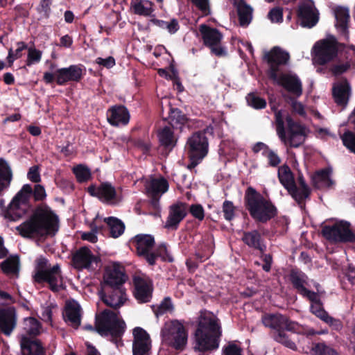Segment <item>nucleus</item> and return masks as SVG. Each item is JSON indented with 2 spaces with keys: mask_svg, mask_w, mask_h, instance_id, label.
Here are the masks:
<instances>
[{
  "mask_svg": "<svg viewBox=\"0 0 355 355\" xmlns=\"http://www.w3.org/2000/svg\"><path fill=\"white\" fill-rule=\"evenodd\" d=\"M47 265L48 260L46 258L40 257L37 260L33 279L38 284L48 283L49 289L53 293H58L64 288L60 267L56 264L48 268Z\"/></svg>",
  "mask_w": 355,
  "mask_h": 355,
  "instance_id": "obj_9",
  "label": "nucleus"
},
{
  "mask_svg": "<svg viewBox=\"0 0 355 355\" xmlns=\"http://www.w3.org/2000/svg\"><path fill=\"white\" fill-rule=\"evenodd\" d=\"M336 27L344 37L348 36V24L350 19L349 11L347 8L338 6L335 10Z\"/></svg>",
  "mask_w": 355,
  "mask_h": 355,
  "instance_id": "obj_33",
  "label": "nucleus"
},
{
  "mask_svg": "<svg viewBox=\"0 0 355 355\" xmlns=\"http://www.w3.org/2000/svg\"><path fill=\"white\" fill-rule=\"evenodd\" d=\"M266 250H263V252H259V256L263 262L262 269L265 272H268L271 270L273 259L272 255L271 254H266Z\"/></svg>",
  "mask_w": 355,
  "mask_h": 355,
  "instance_id": "obj_55",
  "label": "nucleus"
},
{
  "mask_svg": "<svg viewBox=\"0 0 355 355\" xmlns=\"http://www.w3.org/2000/svg\"><path fill=\"white\" fill-rule=\"evenodd\" d=\"M32 196H33L35 201H42L46 197L45 189L41 184L35 185L34 189L33 190Z\"/></svg>",
  "mask_w": 355,
  "mask_h": 355,
  "instance_id": "obj_59",
  "label": "nucleus"
},
{
  "mask_svg": "<svg viewBox=\"0 0 355 355\" xmlns=\"http://www.w3.org/2000/svg\"><path fill=\"white\" fill-rule=\"evenodd\" d=\"M130 113L123 105H115L107 111V119L113 126L126 125L130 121Z\"/></svg>",
  "mask_w": 355,
  "mask_h": 355,
  "instance_id": "obj_26",
  "label": "nucleus"
},
{
  "mask_svg": "<svg viewBox=\"0 0 355 355\" xmlns=\"http://www.w3.org/2000/svg\"><path fill=\"white\" fill-rule=\"evenodd\" d=\"M158 256V257H161L162 259L164 261L173 262V257L168 252L167 247L165 243H162L158 246V248L155 250Z\"/></svg>",
  "mask_w": 355,
  "mask_h": 355,
  "instance_id": "obj_58",
  "label": "nucleus"
},
{
  "mask_svg": "<svg viewBox=\"0 0 355 355\" xmlns=\"http://www.w3.org/2000/svg\"><path fill=\"white\" fill-rule=\"evenodd\" d=\"M237 12L240 26H248L252 20V8L244 1H241L238 4Z\"/></svg>",
  "mask_w": 355,
  "mask_h": 355,
  "instance_id": "obj_39",
  "label": "nucleus"
},
{
  "mask_svg": "<svg viewBox=\"0 0 355 355\" xmlns=\"http://www.w3.org/2000/svg\"><path fill=\"white\" fill-rule=\"evenodd\" d=\"M241 241L248 248L258 252H263V250H266L267 249L265 240L257 230L244 231L242 234Z\"/></svg>",
  "mask_w": 355,
  "mask_h": 355,
  "instance_id": "obj_27",
  "label": "nucleus"
},
{
  "mask_svg": "<svg viewBox=\"0 0 355 355\" xmlns=\"http://www.w3.org/2000/svg\"><path fill=\"white\" fill-rule=\"evenodd\" d=\"M244 205L251 218L258 224H266L278 214L277 208L272 201L252 187L245 190Z\"/></svg>",
  "mask_w": 355,
  "mask_h": 355,
  "instance_id": "obj_5",
  "label": "nucleus"
},
{
  "mask_svg": "<svg viewBox=\"0 0 355 355\" xmlns=\"http://www.w3.org/2000/svg\"><path fill=\"white\" fill-rule=\"evenodd\" d=\"M133 286V296L138 303L144 304L151 301L154 288L153 282L149 278L135 276Z\"/></svg>",
  "mask_w": 355,
  "mask_h": 355,
  "instance_id": "obj_18",
  "label": "nucleus"
},
{
  "mask_svg": "<svg viewBox=\"0 0 355 355\" xmlns=\"http://www.w3.org/2000/svg\"><path fill=\"white\" fill-rule=\"evenodd\" d=\"M188 205L183 202H177L169 207L168 215L164 225V228L176 230L180 223L187 215Z\"/></svg>",
  "mask_w": 355,
  "mask_h": 355,
  "instance_id": "obj_20",
  "label": "nucleus"
},
{
  "mask_svg": "<svg viewBox=\"0 0 355 355\" xmlns=\"http://www.w3.org/2000/svg\"><path fill=\"white\" fill-rule=\"evenodd\" d=\"M297 15L300 25L304 28H311L315 26L319 20L318 10L313 6L306 3L299 6Z\"/></svg>",
  "mask_w": 355,
  "mask_h": 355,
  "instance_id": "obj_24",
  "label": "nucleus"
},
{
  "mask_svg": "<svg viewBox=\"0 0 355 355\" xmlns=\"http://www.w3.org/2000/svg\"><path fill=\"white\" fill-rule=\"evenodd\" d=\"M214 253L213 239H204L200 243L196 250L194 256L199 262L208 259Z\"/></svg>",
  "mask_w": 355,
  "mask_h": 355,
  "instance_id": "obj_37",
  "label": "nucleus"
},
{
  "mask_svg": "<svg viewBox=\"0 0 355 355\" xmlns=\"http://www.w3.org/2000/svg\"><path fill=\"white\" fill-rule=\"evenodd\" d=\"M327 324L333 330L340 331L343 327V322L340 320L334 318L329 314L322 320Z\"/></svg>",
  "mask_w": 355,
  "mask_h": 355,
  "instance_id": "obj_57",
  "label": "nucleus"
},
{
  "mask_svg": "<svg viewBox=\"0 0 355 355\" xmlns=\"http://www.w3.org/2000/svg\"><path fill=\"white\" fill-rule=\"evenodd\" d=\"M32 193V187L28 184H24L10 202L6 211V217L13 221L20 218L22 214H24V211L21 214L19 212L20 209L19 206L21 204L27 205Z\"/></svg>",
  "mask_w": 355,
  "mask_h": 355,
  "instance_id": "obj_15",
  "label": "nucleus"
},
{
  "mask_svg": "<svg viewBox=\"0 0 355 355\" xmlns=\"http://www.w3.org/2000/svg\"><path fill=\"white\" fill-rule=\"evenodd\" d=\"M350 93L351 87L346 80L334 85L332 89L333 98L339 106L345 107L347 105Z\"/></svg>",
  "mask_w": 355,
  "mask_h": 355,
  "instance_id": "obj_30",
  "label": "nucleus"
},
{
  "mask_svg": "<svg viewBox=\"0 0 355 355\" xmlns=\"http://www.w3.org/2000/svg\"><path fill=\"white\" fill-rule=\"evenodd\" d=\"M133 355H148L151 349L149 334L143 328L137 327L133 329Z\"/></svg>",
  "mask_w": 355,
  "mask_h": 355,
  "instance_id": "obj_19",
  "label": "nucleus"
},
{
  "mask_svg": "<svg viewBox=\"0 0 355 355\" xmlns=\"http://www.w3.org/2000/svg\"><path fill=\"white\" fill-rule=\"evenodd\" d=\"M87 192L102 202L112 203L116 199V189L108 182H102L98 187L91 184L87 188Z\"/></svg>",
  "mask_w": 355,
  "mask_h": 355,
  "instance_id": "obj_23",
  "label": "nucleus"
},
{
  "mask_svg": "<svg viewBox=\"0 0 355 355\" xmlns=\"http://www.w3.org/2000/svg\"><path fill=\"white\" fill-rule=\"evenodd\" d=\"M168 182L163 177L153 178L145 185L146 194L150 198V204L155 209L159 208V199L168 189Z\"/></svg>",
  "mask_w": 355,
  "mask_h": 355,
  "instance_id": "obj_17",
  "label": "nucleus"
},
{
  "mask_svg": "<svg viewBox=\"0 0 355 355\" xmlns=\"http://www.w3.org/2000/svg\"><path fill=\"white\" fill-rule=\"evenodd\" d=\"M64 318L66 322H70L73 327L77 329L80 326L81 320L79 304L76 302L67 303L65 306Z\"/></svg>",
  "mask_w": 355,
  "mask_h": 355,
  "instance_id": "obj_34",
  "label": "nucleus"
},
{
  "mask_svg": "<svg viewBox=\"0 0 355 355\" xmlns=\"http://www.w3.org/2000/svg\"><path fill=\"white\" fill-rule=\"evenodd\" d=\"M278 178L291 196H292V193H295L297 185L293 173L288 165L284 164L278 168Z\"/></svg>",
  "mask_w": 355,
  "mask_h": 355,
  "instance_id": "obj_32",
  "label": "nucleus"
},
{
  "mask_svg": "<svg viewBox=\"0 0 355 355\" xmlns=\"http://www.w3.org/2000/svg\"><path fill=\"white\" fill-rule=\"evenodd\" d=\"M104 222L109 227L112 237L118 238L124 232L125 225L120 219L114 216H110L105 218Z\"/></svg>",
  "mask_w": 355,
  "mask_h": 355,
  "instance_id": "obj_40",
  "label": "nucleus"
},
{
  "mask_svg": "<svg viewBox=\"0 0 355 355\" xmlns=\"http://www.w3.org/2000/svg\"><path fill=\"white\" fill-rule=\"evenodd\" d=\"M153 3L148 0H131L130 8L134 14L141 16H150L153 12Z\"/></svg>",
  "mask_w": 355,
  "mask_h": 355,
  "instance_id": "obj_38",
  "label": "nucleus"
},
{
  "mask_svg": "<svg viewBox=\"0 0 355 355\" xmlns=\"http://www.w3.org/2000/svg\"><path fill=\"white\" fill-rule=\"evenodd\" d=\"M127 280L128 276L122 265L114 263L107 266L99 291V295L103 303L115 309L123 306L127 300L124 287Z\"/></svg>",
  "mask_w": 355,
  "mask_h": 355,
  "instance_id": "obj_2",
  "label": "nucleus"
},
{
  "mask_svg": "<svg viewBox=\"0 0 355 355\" xmlns=\"http://www.w3.org/2000/svg\"><path fill=\"white\" fill-rule=\"evenodd\" d=\"M312 181L315 187L320 182H327L329 187L334 184V181L330 178V171L327 168L316 171L312 178Z\"/></svg>",
  "mask_w": 355,
  "mask_h": 355,
  "instance_id": "obj_44",
  "label": "nucleus"
},
{
  "mask_svg": "<svg viewBox=\"0 0 355 355\" xmlns=\"http://www.w3.org/2000/svg\"><path fill=\"white\" fill-rule=\"evenodd\" d=\"M163 340L175 349H182L187 342V332L180 321L172 320L162 331Z\"/></svg>",
  "mask_w": 355,
  "mask_h": 355,
  "instance_id": "obj_12",
  "label": "nucleus"
},
{
  "mask_svg": "<svg viewBox=\"0 0 355 355\" xmlns=\"http://www.w3.org/2000/svg\"><path fill=\"white\" fill-rule=\"evenodd\" d=\"M338 42L334 37L317 42L313 46V60L319 65L333 60L338 55Z\"/></svg>",
  "mask_w": 355,
  "mask_h": 355,
  "instance_id": "obj_14",
  "label": "nucleus"
},
{
  "mask_svg": "<svg viewBox=\"0 0 355 355\" xmlns=\"http://www.w3.org/2000/svg\"><path fill=\"white\" fill-rule=\"evenodd\" d=\"M130 245L134 247L139 257L151 251L154 245V237L150 234H137L130 240Z\"/></svg>",
  "mask_w": 355,
  "mask_h": 355,
  "instance_id": "obj_28",
  "label": "nucleus"
},
{
  "mask_svg": "<svg viewBox=\"0 0 355 355\" xmlns=\"http://www.w3.org/2000/svg\"><path fill=\"white\" fill-rule=\"evenodd\" d=\"M199 31L203 44L210 49L212 54L219 58L227 55L226 48L221 44L223 35L219 30L203 24L200 25Z\"/></svg>",
  "mask_w": 355,
  "mask_h": 355,
  "instance_id": "obj_11",
  "label": "nucleus"
},
{
  "mask_svg": "<svg viewBox=\"0 0 355 355\" xmlns=\"http://www.w3.org/2000/svg\"><path fill=\"white\" fill-rule=\"evenodd\" d=\"M85 73L86 68L83 64H71L68 67L58 69L53 73L45 72L43 80L46 84L55 81L58 85H65L68 82L79 83Z\"/></svg>",
  "mask_w": 355,
  "mask_h": 355,
  "instance_id": "obj_10",
  "label": "nucleus"
},
{
  "mask_svg": "<svg viewBox=\"0 0 355 355\" xmlns=\"http://www.w3.org/2000/svg\"><path fill=\"white\" fill-rule=\"evenodd\" d=\"M263 157L268 159V164L270 166L277 167L279 165L282 160L279 155L272 149H269L263 153Z\"/></svg>",
  "mask_w": 355,
  "mask_h": 355,
  "instance_id": "obj_54",
  "label": "nucleus"
},
{
  "mask_svg": "<svg viewBox=\"0 0 355 355\" xmlns=\"http://www.w3.org/2000/svg\"><path fill=\"white\" fill-rule=\"evenodd\" d=\"M101 259L93 254L90 249L83 246L77 250L72 255L73 266L78 270L89 269L92 263H97Z\"/></svg>",
  "mask_w": 355,
  "mask_h": 355,
  "instance_id": "obj_22",
  "label": "nucleus"
},
{
  "mask_svg": "<svg viewBox=\"0 0 355 355\" xmlns=\"http://www.w3.org/2000/svg\"><path fill=\"white\" fill-rule=\"evenodd\" d=\"M73 173L76 175L77 181L80 183L85 182L91 178V171L89 168L79 164L73 168Z\"/></svg>",
  "mask_w": 355,
  "mask_h": 355,
  "instance_id": "obj_45",
  "label": "nucleus"
},
{
  "mask_svg": "<svg viewBox=\"0 0 355 355\" xmlns=\"http://www.w3.org/2000/svg\"><path fill=\"white\" fill-rule=\"evenodd\" d=\"M263 59L269 66L268 76L289 93L300 97L302 94V84L296 75L280 73V67L287 64L290 55L279 46L272 47L264 53Z\"/></svg>",
  "mask_w": 355,
  "mask_h": 355,
  "instance_id": "obj_4",
  "label": "nucleus"
},
{
  "mask_svg": "<svg viewBox=\"0 0 355 355\" xmlns=\"http://www.w3.org/2000/svg\"><path fill=\"white\" fill-rule=\"evenodd\" d=\"M248 105L256 110L263 109L266 107V101L254 93H250L246 97Z\"/></svg>",
  "mask_w": 355,
  "mask_h": 355,
  "instance_id": "obj_47",
  "label": "nucleus"
},
{
  "mask_svg": "<svg viewBox=\"0 0 355 355\" xmlns=\"http://www.w3.org/2000/svg\"><path fill=\"white\" fill-rule=\"evenodd\" d=\"M26 321H28L31 325V327L26 330V332L29 336H36L40 334L41 324L37 319L30 317L26 319Z\"/></svg>",
  "mask_w": 355,
  "mask_h": 355,
  "instance_id": "obj_53",
  "label": "nucleus"
},
{
  "mask_svg": "<svg viewBox=\"0 0 355 355\" xmlns=\"http://www.w3.org/2000/svg\"><path fill=\"white\" fill-rule=\"evenodd\" d=\"M268 19L272 23H282L283 21V10L280 7L272 8L268 14Z\"/></svg>",
  "mask_w": 355,
  "mask_h": 355,
  "instance_id": "obj_52",
  "label": "nucleus"
},
{
  "mask_svg": "<svg viewBox=\"0 0 355 355\" xmlns=\"http://www.w3.org/2000/svg\"><path fill=\"white\" fill-rule=\"evenodd\" d=\"M17 326V315L14 307H0V333L10 336Z\"/></svg>",
  "mask_w": 355,
  "mask_h": 355,
  "instance_id": "obj_25",
  "label": "nucleus"
},
{
  "mask_svg": "<svg viewBox=\"0 0 355 355\" xmlns=\"http://www.w3.org/2000/svg\"><path fill=\"white\" fill-rule=\"evenodd\" d=\"M153 311L157 317L162 315L164 313L172 311L173 310V305L170 297H166L161 302L158 306H153Z\"/></svg>",
  "mask_w": 355,
  "mask_h": 355,
  "instance_id": "obj_43",
  "label": "nucleus"
},
{
  "mask_svg": "<svg viewBox=\"0 0 355 355\" xmlns=\"http://www.w3.org/2000/svg\"><path fill=\"white\" fill-rule=\"evenodd\" d=\"M84 329L90 331H96L101 336L110 335L112 341L118 345H122L121 338L126 329V324L118 313L109 309H105L95 318V326L87 324Z\"/></svg>",
  "mask_w": 355,
  "mask_h": 355,
  "instance_id": "obj_6",
  "label": "nucleus"
},
{
  "mask_svg": "<svg viewBox=\"0 0 355 355\" xmlns=\"http://www.w3.org/2000/svg\"><path fill=\"white\" fill-rule=\"evenodd\" d=\"M16 230L24 238L53 236L59 230V218L46 204H41L36 207L29 219Z\"/></svg>",
  "mask_w": 355,
  "mask_h": 355,
  "instance_id": "obj_3",
  "label": "nucleus"
},
{
  "mask_svg": "<svg viewBox=\"0 0 355 355\" xmlns=\"http://www.w3.org/2000/svg\"><path fill=\"white\" fill-rule=\"evenodd\" d=\"M42 52L35 48L28 49V55L26 65L31 66L33 64L37 63L41 60Z\"/></svg>",
  "mask_w": 355,
  "mask_h": 355,
  "instance_id": "obj_50",
  "label": "nucleus"
},
{
  "mask_svg": "<svg viewBox=\"0 0 355 355\" xmlns=\"http://www.w3.org/2000/svg\"><path fill=\"white\" fill-rule=\"evenodd\" d=\"M170 110L168 112L169 123L173 127L182 126L187 123L188 118L187 116L178 108L173 107L169 103Z\"/></svg>",
  "mask_w": 355,
  "mask_h": 355,
  "instance_id": "obj_41",
  "label": "nucleus"
},
{
  "mask_svg": "<svg viewBox=\"0 0 355 355\" xmlns=\"http://www.w3.org/2000/svg\"><path fill=\"white\" fill-rule=\"evenodd\" d=\"M56 184L58 187L63 189L67 192H71L74 190V184L73 183L67 179H61L56 182Z\"/></svg>",
  "mask_w": 355,
  "mask_h": 355,
  "instance_id": "obj_64",
  "label": "nucleus"
},
{
  "mask_svg": "<svg viewBox=\"0 0 355 355\" xmlns=\"http://www.w3.org/2000/svg\"><path fill=\"white\" fill-rule=\"evenodd\" d=\"M187 155L192 157H205L209 152V141L206 132L197 131L193 132L187 139L186 144Z\"/></svg>",
  "mask_w": 355,
  "mask_h": 355,
  "instance_id": "obj_16",
  "label": "nucleus"
},
{
  "mask_svg": "<svg viewBox=\"0 0 355 355\" xmlns=\"http://www.w3.org/2000/svg\"><path fill=\"white\" fill-rule=\"evenodd\" d=\"M157 137L160 146L166 153H170L177 145L178 139L175 138L173 130L168 126H165L159 130Z\"/></svg>",
  "mask_w": 355,
  "mask_h": 355,
  "instance_id": "obj_31",
  "label": "nucleus"
},
{
  "mask_svg": "<svg viewBox=\"0 0 355 355\" xmlns=\"http://www.w3.org/2000/svg\"><path fill=\"white\" fill-rule=\"evenodd\" d=\"M311 349L315 355H340L335 349L324 343L314 344Z\"/></svg>",
  "mask_w": 355,
  "mask_h": 355,
  "instance_id": "obj_46",
  "label": "nucleus"
},
{
  "mask_svg": "<svg viewBox=\"0 0 355 355\" xmlns=\"http://www.w3.org/2000/svg\"><path fill=\"white\" fill-rule=\"evenodd\" d=\"M221 336L220 320L210 311H201L194 332L193 350L198 355H209L218 349Z\"/></svg>",
  "mask_w": 355,
  "mask_h": 355,
  "instance_id": "obj_1",
  "label": "nucleus"
},
{
  "mask_svg": "<svg viewBox=\"0 0 355 355\" xmlns=\"http://www.w3.org/2000/svg\"><path fill=\"white\" fill-rule=\"evenodd\" d=\"M322 236L335 243H355V233L350 229V223L340 221L333 225H325L322 229Z\"/></svg>",
  "mask_w": 355,
  "mask_h": 355,
  "instance_id": "obj_13",
  "label": "nucleus"
},
{
  "mask_svg": "<svg viewBox=\"0 0 355 355\" xmlns=\"http://www.w3.org/2000/svg\"><path fill=\"white\" fill-rule=\"evenodd\" d=\"M306 300L310 302V311L312 314L315 315L317 318L322 320L329 313L324 309V305L320 298L318 297V293L312 292L305 297Z\"/></svg>",
  "mask_w": 355,
  "mask_h": 355,
  "instance_id": "obj_36",
  "label": "nucleus"
},
{
  "mask_svg": "<svg viewBox=\"0 0 355 355\" xmlns=\"http://www.w3.org/2000/svg\"><path fill=\"white\" fill-rule=\"evenodd\" d=\"M135 146L142 151L143 154L150 155L152 145L148 140L138 139L135 141Z\"/></svg>",
  "mask_w": 355,
  "mask_h": 355,
  "instance_id": "obj_60",
  "label": "nucleus"
},
{
  "mask_svg": "<svg viewBox=\"0 0 355 355\" xmlns=\"http://www.w3.org/2000/svg\"><path fill=\"white\" fill-rule=\"evenodd\" d=\"M189 213L195 218L199 221H202L205 218V210L200 204H192L189 206Z\"/></svg>",
  "mask_w": 355,
  "mask_h": 355,
  "instance_id": "obj_51",
  "label": "nucleus"
},
{
  "mask_svg": "<svg viewBox=\"0 0 355 355\" xmlns=\"http://www.w3.org/2000/svg\"><path fill=\"white\" fill-rule=\"evenodd\" d=\"M1 268L6 275H15L19 272V259L18 256H10L1 263Z\"/></svg>",
  "mask_w": 355,
  "mask_h": 355,
  "instance_id": "obj_42",
  "label": "nucleus"
},
{
  "mask_svg": "<svg viewBox=\"0 0 355 355\" xmlns=\"http://www.w3.org/2000/svg\"><path fill=\"white\" fill-rule=\"evenodd\" d=\"M222 211L226 220L231 221L235 218L236 207L232 201L225 200L223 203Z\"/></svg>",
  "mask_w": 355,
  "mask_h": 355,
  "instance_id": "obj_49",
  "label": "nucleus"
},
{
  "mask_svg": "<svg viewBox=\"0 0 355 355\" xmlns=\"http://www.w3.org/2000/svg\"><path fill=\"white\" fill-rule=\"evenodd\" d=\"M243 349L235 343H230L223 348V355H243Z\"/></svg>",
  "mask_w": 355,
  "mask_h": 355,
  "instance_id": "obj_56",
  "label": "nucleus"
},
{
  "mask_svg": "<svg viewBox=\"0 0 355 355\" xmlns=\"http://www.w3.org/2000/svg\"><path fill=\"white\" fill-rule=\"evenodd\" d=\"M261 322L264 327L271 329L270 336L274 340L289 349L296 350V345L288 338L285 331L295 332L298 328L297 322L278 313H264L261 317Z\"/></svg>",
  "mask_w": 355,
  "mask_h": 355,
  "instance_id": "obj_7",
  "label": "nucleus"
},
{
  "mask_svg": "<svg viewBox=\"0 0 355 355\" xmlns=\"http://www.w3.org/2000/svg\"><path fill=\"white\" fill-rule=\"evenodd\" d=\"M22 355H44L45 349L40 340L23 336L20 341Z\"/></svg>",
  "mask_w": 355,
  "mask_h": 355,
  "instance_id": "obj_29",
  "label": "nucleus"
},
{
  "mask_svg": "<svg viewBox=\"0 0 355 355\" xmlns=\"http://www.w3.org/2000/svg\"><path fill=\"white\" fill-rule=\"evenodd\" d=\"M290 100L291 101L292 112L304 116L306 114L304 105L300 102L295 101L293 97H290Z\"/></svg>",
  "mask_w": 355,
  "mask_h": 355,
  "instance_id": "obj_62",
  "label": "nucleus"
},
{
  "mask_svg": "<svg viewBox=\"0 0 355 355\" xmlns=\"http://www.w3.org/2000/svg\"><path fill=\"white\" fill-rule=\"evenodd\" d=\"M343 145L351 152L355 154V133L347 130L341 136Z\"/></svg>",
  "mask_w": 355,
  "mask_h": 355,
  "instance_id": "obj_48",
  "label": "nucleus"
},
{
  "mask_svg": "<svg viewBox=\"0 0 355 355\" xmlns=\"http://www.w3.org/2000/svg\"><path fill=\"white\" fill-rule=\"evenodd\" d=\"M28 178L34 183H38L41 181L39 172V168L37 166H32L29 168L27 174Z\"/></svg>",
  "mask_w": 355,
  "mask_h": 355,
  "instance_id": "obj_61",
  "label": "nucleus"
},
{
  "mask_svg": "<svg viewBox=\"0 0 355 355\" xmlns=\"http://www.w3.org/2000/svg\"><path fill=\"white\" fill-rule=\"evenodd\" d=\"M277 134L282 143L290 148H298L306 140V128L295 121L290 115L286 116L288 136H286L284 127V116L282 110L275 112Z\"/></svg>",
  "mask_w": 355,
  "mask_h": 355,
  "instance_id": "obj_8",
  "label": "nucleus"
},
{
  "mask_svg": "<svg viewBox=\"0 0 355 355\" xmlns=\"http://www.w3.org/2000/svg\"><path fill=\"white\" fill-rule=\"evenodd\" d=\"M95 62L99 65L103 66L107 69L113 67L116 62L115 59L112 56H109L107 58H97Z\"/></svg>",
  "mask_w": 355,
  "mask_h": 355,
  "instance_id": "obj_63",
  "label": "nucleus"
},
{
  "mask_svg": "<svg viewBox=\"0 0 355 355\" xmlns=\"http://www.w3.org/2000/svg\"><path fill=\"white\" fill-rule=\"evenodd\" d=\"M299 187L297 186L295 193H292V198L300 206H305V200L308 198L311 194V189L306 183V181L302 174L297 177Z\"/></svg>",
  "mask_w": 355,
  "mask_h": 355,
  "instance_id": "obj_35",
  "label": "nucleus"
},
{
  "mask_svg": "<svg viewBox=\"0 0 355 355\" xmlns=\"http://www.w3.org/2000/svg\"><path fill=\"white\" fill-rule=\"evenodd\" d=\"M288 278L293 288L302 297L312 294V291L307 288L309 286V277L307 275L298 268H293L290 270Z\"/></svg>",
  "mask_w": 355,
  "mask_h": 355,
  "instance_id": "obj_21",
  "label": "nucleus"
}]
</instances>
